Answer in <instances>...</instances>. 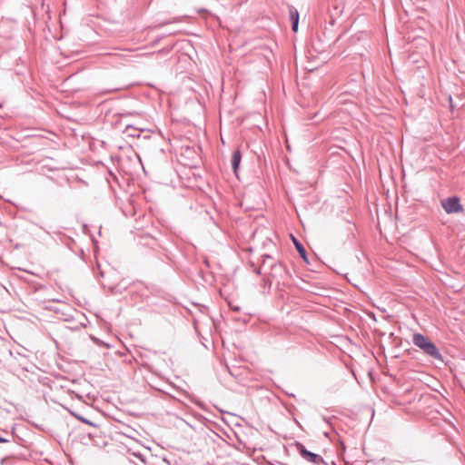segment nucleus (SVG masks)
<instances>
[{"mask_svg": "<svg viewBox=\"0 0 465 465\" xmlns=\"http://www.w3.org/2000/svg\"><path fill=\"white\" fill-rule=\"evenodd\" d=\"M412 342L415 346L420 348L426 355L430 358L443 361L441 353L436 345L421 333H415L412 337Z\"/></svg>", "mask_w": 465, "mask_h": 465, "instance_id": "f257e3e1", "label": "nucleus"}, {"mask_svg": "<svg viewBox=\"0 0 465 465\" xmlns=\"http://www.w3.org/2000/svg\"><path fill=\"white\" fill-rule=\"evenodd\" d=\"M296 448L301 457L305 460L315 465H326L322 456L308 450L302 443H296Z\"/></svg>", "mask_w": 465, "mask_h": 465, "instance_id": "f03ea898", "label": "nucleus"}, {"mask_svg": "<svg viewBox=\"0 0 465 465\" xmlns=\"http://www.w3.org/2000/svg\"><path fill=\"white\" fill-rule=\"evenodd\" d=\"M442 207L447 213H457L462 211L460 199L456 196L449 197L442 202Z\"/></svg>", "mask_w": 465, "mask_h": 465, "instance_id": "7ed1b4c3", "label": "nucleus"}, {"mask_svg": "<svg viewBox=\"0 0 465 465\" xmlns=\"http://www.w3.org/2000/svg\"><path fill=\"white\" fill-rule=\"evenodd\" d=\"M242 160V153L239 149L235 150L232 155V167L234 173H237Z\"/></svg>", "mask_w": 465, "mask_h": 465, "instance_id": "20e7f679", "label": "nucleus"}, {"mask_svg": "<svg viewBox=\"0 0 465 465\" xmlns=\"http://www.w3.org/2000/svg\"><path fill=\"white\" fill-rule=\"evenodd\" d=\"M292 240H293L295 248H296L297 252H299V254L301 255V257L302 258V260L304 262H308L307 252H306V250L303 247V245L293 236H292Z\"/></svg>", "mask_w": 465, "mask_h": 465, "instance_id": "39448f33", "label": "nucleus"}, {"mask_svg": "<svg viewBox=\"0 0 465 465\" xmlns=\"http://www.w3.org/2000/svg\"><path fill=\"white\" fill-rule=\"evenodd\" d=\"M288 9H289V16H290L291 22H295V21L299 22V12H298V10L294 6H292V5H290L288 7Z\"/></svg>", "mask_w": 465, "mask_h": 465, "instance_id": "423d86ee", "label": "nucleus"}, {"mask_svg": "<svg viewBox=\"0 0 465 465\" xmlns=\"http://www.w3.org/2000/svg\"><path fill=\"white\" fill-rule=\"evenodd\" d=\"M267 259H272V257H271L270 255H264V256H263L262 264L261 268H259V269H257V270L255 271V272H256L257 274H262V269H263V268L265 267V263H266V260H267Z\"/></svg>", "mask_w": 465, "mask_h": 465, "instance_id": "0eeeda50", "label": "nucleus"}, {"mask_svg": "<svg viewBox=\"0 0 465 465\" xmlns=\"http://www.w3.org/2000/svg\"><path fill=\"white\" fill-rule=\"evenodd\" d=\"M271 269L272 271H275V272H278V271H284V267L282 263H273L272 265H271Z\"/></svg>", "mask_w": 465, "mask_h": 465, "instance_id": "6e6552de", "label": "nucleus"}, {"mask_svg": "<svg viewBox=\"0 0 465 465\" xmlns=\"http://www.w3.org/2000/svg\"><path fill=\"white\" fill-rule=\"evenodd\" d=\"M298 25H299V22H297V21L292 22V29L293 32L298 31Z\"/></svg>", "mask_w": 465, "mask_h": 465, "instance_id": "1a4fd4ad", "label": "nucleus"}, {"mask_svg": "<svg viewBox=\"0 0 465 465\" xmlns=\"http://www.w3.org/2000/svg\"><path fill=\"white\" fill-rule=\"evenodd\" d=\"M78 419H79L80 420H82L83 422H84V423L92 424L89 420H85V419H84V418H82V417H78Z\"/></svg>", "mask_w": 465, "mask_h": 465, "instance_id": "9d476101", "label": "nucleus"}, {"mask_svg": "<svg viewBox=\"0 0 465 465\" xmlns=\"http://www.w3.org/2000/svg\"><path fill=\"white\" fill-rule=\"evenodd\" d=\"M8 442V440L0 436V443Z\"/></svg>", "mask_w": 465, "mask_h": 465, "instance_id": "9b49d317", "label": "nucleus"}, {"mask_svg": "<svg viewBox=\"0 0 465 465\" xmlns=\"http://www.w3.org/2000/svg\"><path fill=\"white\" fill-rule=\"evenodd\" d=\"M162 39V37L157 38L155 41L153 42V45H155L159 43V41Z\"/></svg>", "mask_w": 465, "mask_h": 465, "instance_id": "f8f14e48", "label": "nucleus"}, {"mask_svg": "<svg viewBox=\"0 0 465 465\" xmlns=\"http://www.w3.org/2000/svg\"><path fill=\"white\" fill-rule=\"evenodd\" d=\"M130 136H133V137H135V136H139V134H134V132H132V134H129Z\"/></svg>", "mask_w": 465, "mask_h": 465, "instance_id": "ddd939ff", "label": "nucleus"}, {"mask_svg": "<svg viewBox=\"0 0 465 465\" xmlns=\"http://www.w3.org/2000/svg\"><path fill=\"white\" fill-rule=\"evenodd\" d=\"M130 136H133V137H135V136H139V134H134V132H132V134H129Z\"/></svg>", "mask_w": 465, "mask_h": 465, "instance_id": "4468645a", "label": "nucleus"}, {"mask_svg": "<svg viewBox=\"0 0 465 465\" xmlns=\"http://www.w3.org/2000/svg\"><path fill=\"white\" fill-rule=\"evenodd\" d=\"M232 309L233 311H239V307H238V306L232 307Z\"/></svg>", "mask_w": 465, "mask_h": 465, "instance_id": "2eb2a0df", "label": "nucleus"}]
</instances>
